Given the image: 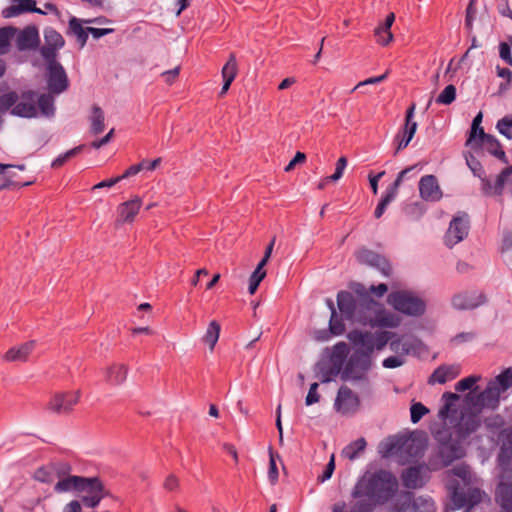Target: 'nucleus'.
Instances as JSON below:
<instances>
[{"instance_id": "1", "label": "nucleus", "mask_w": 512, "mask_h": 512, "mask_svg": "<svg viewBox=\"0 0 512 512\" xmlns=\"http://www.w3.org/2000/svg\"><path fill=\"white\" fill-rule=\"evenodd\" d=\"M398 490L396 477L388 470L365 472L356 482L351 496L356 500L353 512H373L390 501Z\"/></svg>"}, {"instance_id": "2", "label": "nucleus", "mask_w": 512, "mask_h": 512, "mask_svg": "<svg viewBox=\"0 0 512 512\" xmlns=\"http://www.w3.org/2000/svg\"><path fill=\"white\" fill-rule=\"evenodd\" d=\"M349 288L352 292L341 290L337 293V307L342 316L351 323L371 321L372 308H377L378 302L361 283L352 282Z\"/></svg>"}, {"instance_id": "3", "label": "nucleus", "mask_w": 512, "mask_h": 512, "mask_svg": "<svg viewBox=\"0 0 512 512\" xmlns=\"http://www.w3.org/2000/svg\"><path fill=\"white\" fill-rule=\"evenodd\" d=\"M442 399L445 401L444 405L438 412V417L447 424H453V428L456 432L458 439H464L471 433L475 432L480 426L479 419L474 413H463L460 415L457 408L455 407V401L459 399V395L452 392H445L442 395Z\"/></svg>"}, {"instance_id": "4", "label": "nucleus", "mask_w": 512, "mask_h": 512, "mask_svg": "<svg viewBox=\"0 0 512 512\" xmlns=\"http://www.w3.org/2000/svg\"><path fill=\"white\" fill-rule=\"evenodd\" d=\"M373 367V357L361 351L349 352L341 372V380L343 382H351L358 384L365 390H370L369 372Z\"/></svg>"}, {"instance_id": "5", "label": "nucleus", "mask_w": 512, "mask_h": 512, "mask_svg": "<svg viewBox=\"0 0 512 512\" xmlns=\"http://www.w3.org/2000/svg\"><path fill=\"white\" fill-rule=\"evenodd\" d=\"M37 93L34 90H25L21 94L9 91L0 96V112L10 110L13 116L21 118H34L37 116Z\"/></svg>"}, {"instance_id": "6", "label": "nucleus", "mask_w": 512, "mask_h": 512, "mask_svg": "<svg viewBox=\"0 0 512 512\" xmlns=\"http://www.w3.org/2000/svg\"><path fill=\"white\" fill-rule=\"evenodd\" d=\"M446 488L449 492L452 506H447L444 512H454V510L462 508H465V512H470L474 506L482 501L483 492L481 489L472 487L465 493L457 479L449 480L446 483Z\"/></svg>"}, {"instance_id": "7", "label": "nucleus", "mask_w": 512, "mask_h": 512, "mask_svg": "<svg viewBox=\"0 0 512 512\" xmlns=\"http://www.w3.org/2000/svg\"><path fill=\"white\" fill-rule=\"evenodd\" d=\"M348 354L349 346L346 342L341 341L333 346L329 357L331 365L318 363L316 366L317 375L322 383H329L338 375L341 377L342 366Z\"/></svg>"}, {"instance_id": "8", "label": "nucleus", "mask_w": 512, "mask_h": 512, "mask_svg": "<svg viewBox=\"0 0 512 512\" xmlns=\"http://www.w3.org/2000/svg\"><path fill=\"white\" fill-rule=\"evenodd\" d=\"M388 303L397 311L409 316H421L425 312V302L408 291L392 292Z\"/></svg>"}, {"instance_id": "9", "label": "nucleus", "mask_w": 512, "mask_h": 512, "mask_svg": "<svg viewBox=\"0 0 512 512\" xmlns=\"http://www.w3.org/2000/svg\"><path fill=\"white\" fill-rule=\"evenodd\" d=\"M78 492H86L87 495L81 498V502L85 507L95 508L101 500L109 495L105 489L103 482L99 477H83Z\"/></svg>"}, {"instance_id": "10", "label": "nucleus", "mask_w": 512, "mask_h": 512, "mask_svg": "<svg viewBox=\"0 0 512 512\" xmlns=\"http://www.w3.org/2000/svg\"><path fill=\"white\" fill-rule=\"evenodd\" d=\"M385 454L406 452L410 456H417L424 450V444L412 437H398L382 443Z\"/></svg>"}, {"instance_id": "11", "label": "nucleus", "mask_w": 512, "mask_h": 512, "mask_svg": "<svg viewBox=\"0 0 512 512\" xmlns=\"http://www.w3.org/2000/svg\"><path fill=\"white\" fill-rule=\"evenodd\" d=\"M495 501L505 512H512V469H505L495 489Z\"/></svg>"}, {"instance_id": "12", "label": "nucleus", "mask_w": 512, "mask_h": 512, "mask_svg": "<svg viewBox=\"0 0 512 512\" xmlns=\"http://www.w3.org/2000/svg\"><path fill=\"white\" fill-rule=\"evenodd\" d=\"M360 407V399L348 386L342 385L337 392L334 408L342 415H353Z\"/></svg>"}, {"instance_id": "13", "label": "nucleus", "mask_w": 512, "mask_h": 512, "mask_svg": "<svg viewBox=\"0 0 512 512\" xmlns=\"http://www.w3.org/2000/svg\"><path fill=\"white\" fill-rule=\"evenodd\" d=\"M80 391L57 393L47 403L46 409L59 415L69 414L78 404Z\"/></svg>"}, {"instance_id": "14", "label": "nucleus", "mask_w": 512, "mask_h": 512, "mask_svg": "<svg viewBox=\"0 0 512 512\" xmlns=\"http://www.w3.org/2000/svg\"><path fill=\"white\" fill-rule=\"evenodd\" d=\"M46 81L48 90L52 94H61L69 87V79L61 64L46 66Z\"/></svg>"}, {"instance_id": "15", "label": "nucleus", "mask_w": 512, "mask_h": 512, "mask_svg": "<svg viewBox=\"0 0 512 512\" xmlns=\"http://www.w3.org/2000/svg\"><path fill=\"white\" fill-rule=\"evenodd\" d=\"M469 228L470 226L467 214L464 213L462 216L454 217L451 220L449 228L444 236L445 244L452 248L467 237Z\"/></svg>"}, {"instance_id": "16", "label": "nucleus", "mask_w": 512, "mask_h": 512, "mask_svg": "<svg viewBox=\"0 0 512 512\" xmlns=\"http://www.w3.org/2000/svg\"><path fill=\"white\" fill-rule=\"evenodd\" d=\"M356 258L359 263L378 269L384 276H390L392 274L391 264L381 254L367 248H362L356 252Z\"/></svg>"}, {"instance_id": "17", "label": "nucleus", "mask_w": 512, "mask_h": 512, "mask_svg": "<svg viewBox=\"0 0 512 512\" xmlns=\"http://www.w3.org/2000/svg\"><path fill=\"white\" fill-rule=\"evenodd\" d=\"M486 300L483 292L473 290L455 294L451 299V303L457 310H472L484 304Z\"/></svg>"}, {"instance_id": "18", "label": "nucleus", "mask_w": 512, "mask_h": 512, "mask_svg": "<svg viewBox=\"0 0 512 512\" xmlns=\"http://www.w3.org/2000/svg\"><path fill=\"white\" fill-rule=\"evenodd\" d=\"M415 111V104L413 103L406 111L405 125L402 131L396 136L394 141L397 142L395 154L400 150L406 148L417 130V122L413 120Z\"/></svg>"}, {"instance_id": "19", "label": "nucleus", "mask_w": 512, "mask_h": 512, "mask_svg": "<svg viewBox=\"0 0 512 512\" xmlns=\"http://www.w3.org/2000/svg\"><path fill=\"white\" fill-rule=\"evenodd\" d=\"M499 440L501 442L500 450L498 453V464L502 472L505 469H512V427L504 428L499 433Z\"/></svg>"}, {"instance_id": "20", "label": "nucleus", "mask_w": 512, "mask_h": 512, "mask_svg": "<svg viewBox=\"0 0 512 512\" xmlns=\"http://www.w3.org/2000/svg\"><path fill=\"white\" fill-rule=\"evenodd\" d=\"M401 481L405 488H422L428 481L426 469L422 465L410 466L402 471Z\"/></svg>"}, {"instance_id": "21", "label": "nucleus", "mask_w": 512, "mask_h": 512, "mask_svg": "<svg viewBox=\"0 0 512 512\" xmlns=\"http://www.w3.org/2000/svg\"><path fill=\"white\" fill-rule=\"evenodd\" d=\"M347 337L354 346L353 351H361L372 357L374 351V335L372 333L352 330Z\"/></svg>"}, {"instance_id": "22", "label": "nucleus", "mask_w": 512, "mask_h": 512, "mask_svg": "<svg viewBox=\"0 0 512 512\" xmlns=\"http://www.w3.org/2000/svg\"><path fill=\"white\" fill-rule=\"evenodd\" d=\"M419 193L423 200L435 202L441 199L442 191L434 175H425L419 181Z\"/></svg>"}, {"instance_id": "23", "label": "nucleus", "mask_w": 512, "mask_h": 512, "mask_svg": "<svg viewBox=\"0 0 512 512\" xmlns=\"http://www.w3.org/2000/svg\"><path fill=\"white\" fill-rule=\"evenodd\" d=\"M40 37L35 26L25 27L17 36L16 45L20 51L33 50L39 46Z\"/></svg>"}, {"instance_id": "24", "label": "nucleus", "mask_w": 512, "mask_h": 512, "mask_svg": "<svg viewBox=\"0 0 512 512\" xmlns=\"http://www.w3.org/2000/svg\"><path fill=\"white\" fill-rule=\"evenodd\" d=\"M480 132L482 135V142L479 143V149L484 147L491 155L495 156L503 163H508V159L499 140L495 136L485 133L484 130H481Z\"/></svg>"}, {"instance_id": "25", "label": "nucleus", "mask_w": 512, "mask_h": 512, "mask_svg": "<svg viewBox=\"0 0 512 512\" xmlns=\"http://www.w3.org/2000/svg\"><path fill=\"white\" fill-rule=\"evenodd\" d=\"M438 454L445 466H448L454 460L461 458L463 456V451L459 440L454 439L451 442L440 445Z\"/></svg>"}, {"instance_id": "26", "label": "nucleus", "mask_w": 512, "mask_h": 512, "mask_svg": "<svg viewBox=\"0 0 512 512\" xmlns=\"http://www.w3.org/2000/svg\"><path fill=\"white\" fill-rule=\"evenodd\" d=\"M371 321L360 323L361 325H370L372 327H397L399 324L398 318H396L392 314H385L384 311L380 310V305L378 304L377 308H372Z\"/></svg>"}, {"instance_id": "27", "label": "nucleus", "mask_w": 512, "mask_h": 512, "mask_svg": "<svg viewBox=\"0 0 512 512\" xmlns=\"http://www.w3.org/2000/svg\"><path fill=\"white\" fill-rule=\"evenodd\" d=\"M16 5H11L5 8L2 12L5 18H11L18 16L24 12H33L38 14H44V12L36 7L35 0H15Z\"/></svg>"}, {"instance_id": "28", "label": "nucleus", "mask_w": 512, "mask_h": 512, "mask_svg": "<svg viewBox=\"0 0 512 512\" xmlns=\"http://www.w3.org/2000/svg\"><path fill=\"white\" fill-rule=\"evenodd\" d=\"M460 374V368L456 365H441L434 370L429 377V383L444 384L447 381L455 379Z\"/></svg>"}, {"instance_id": "29", "label": "nucleus", "mask_w": 512, "mask_h": 512, "mask_svg": "<svg viewBox=\"0 0 512 512\" xmlns=\"http://www.w3.org/2000/svg\"><path fill=\"white\" fill-rule=\"evenodd\" d=\"M142 205V200L135 197L129 201L121 203L118 206L119 221L133 222Z\"/></svg>"}, {"instance_id": "30", "label": "nucleus", "mask_w": 512, "mask_h": 512, "mask_svg": "<svg viewBox=\"0 0 512 512\" xmlns=\"http://www.w3.org/2000/svg\"><path fill=\"white\" fill-rule=\"evenodd\" d=\"M325 303L329 310L331 311V316L329 320V331L331 332V334L335 336L342 335L345 332V317H343L341 313L340 315H338L334 305V301L331 298H327L325 300Z\"/></svg>"}, {"instance_id": "31", "label": "nucleus", "mask_w": 512, "mask_h": 512, "mask_svg": "<svg viewBox=\"0 0 512 512\" xmlns=\"http://www.w3.org/2000/svg\"><path fill=\"white\" fill-rule=\"evenodd\" d=\"M128 367L125 364H112L106 369L105 381L112 386H119L127 379Z\"/></svg>"}, {"instance_id": "32", "label": "nucleus", "mask_w": 512, "mask_h": 512, "mask_svg": "<svg viewBox=\"0 0 512 512\" xmlns=\"http://www.w3.org/2000/svg\"><path fill=\"white\" fill-rule=\"evenodd\" d=\"M405 496L411 500V512H435L436 506L434 500L430 496L414 497L413 492H406Z\"/></svg>"}, {"instance_id": "33", "label": "nucleus", "mask_w": 512, "mask_h": 512, "mask_svg": "<svg viewBox=\"0 0 512 512\" xmlns=\"http://www.w3.org/2000/svg\"><path fill=\"white\" fill-rule=\"evenodd\" d=\"M35 348V341H28L20 345L19 347H12L5 353V360L14 361H26L28 356Z\"/></svg>"}, {"instance_id": "34", "label": "nucleus", "mask_w": 512, "mask_h": 512, "mask_svg": "<svg viewBox=\"0 0 512 512\" xmlns=\"http://www.w3.org/2000/svg\"><path fill=\"white\" fill-rule=\"evenodd\" d=\"M394 21L395 14L391 12L386 16L385 22L375 31L376 35L378 36V42L382 46L388 45L393 39V35L390 29Z\"/></svg>"}, {"instance_id": "35", "label": "nucleus", "mask_w": 512, "mask_h": 512, "mask_svg": "<svg viewBox=\"0 0 512 512\" xmlns=\"http://www.w3.org/2000/svg\"><path fill=\"white\" fill-rule=\"evenodd\" d=\"M81 476L69 475L60 479L54 486L57 493L69 492L72 490L79 491Z\"/></svg>"}, {"instance_id": "36", "label": "nucleus", "mask_w": 512, "mask_h": 512, "mask_svg": "<svg viewBox=\"0 0 512 512\" xmlns=\"http://www.w3.org/2000/svg\"><path fill=\"white\" fill-rule=\"evenodd\" d=\"M501 391L488 382L486 388L481 392V396L485 398L487 408L496 409L499 406Z\"/></svg>"}, {"instance_id": "37", "label": "nucleus", "mask_w": 512, "mask_h": 512, "mask_svg": "<svg viewBox=\"0 0 512 512\" xmlns=\"http://www.w3.org/2000/svg\"><path fill=\"white\" fill-rule=\"evenodd\" d=\"M366 446V440L361 437L344 447L342 455L349 460H355L359 457V454L365 450Z\"/></svg>"}, {"instance_id": "38", "label": "nucleus", "mask_w": 512, "mask_h": 512, "mask_svg": "<svg viewBox=\"0 0 512 512\" xmlns=\"http://www.w3.org/2000/svg\"><path fill=\"white\" fill-rule=\"evenodd\" d=\"M104 120L105 116L103 110L98 105H93L92 114L90 116L92 134L97 135L104 131Z\"/></svg>"}, {"instance_id": "39", "label": "nucleus", "mask_w": 512, "mask_h": 512, "mask_svg": "<svg viewBox=\"0 0 512 512\" xmlns=\"http://www.w3.org/2000/svg\"><path fill=\"white\" fill-rule=\"evenodd\" d=\"M69 29L76 36L80 47H84L88 40V27H82L80 20L76 17H72L69 21Z\"/></svg>"}, {"instance_id": "40", "label": "nucleus", "mask_w": 512, "mask_h": 512, "mask_svg": "<svg viewBox=\"0 0 512 512\" xmlns=\"http://www.w3.org/2000/svg\"><path fill=\"white\" fill-rule=\"evenodd\" d=\"M36 106H38L41 113L45 116H51L54 114V98L52 93L41 94L36 98Z\"/></svg>"}, {"instance_id": "41", "label": "nucleus", "mask_w": 512, "mask_h": 512, "mask_svg": "<svg viewBox=\"0 0 512 512\" xmlns=\"http://www.w3.org/2000/svg\"><path fill=\"white\" fill-rule=\"evenodd\" d=\"M490 381L501 391V393L507 391L512 386V368H506Z\"/></svg>"}, {"instance_id": "42", "label": "nucleus", "mask_w": 512, "mask_h": 512, "mask_svg": "<svg viewBox=\"0 0 512 512\" xmlns=\"http://www.w3.org/2000/svg\"><path fill=\"white\" fill-rule=\"evenodd\" d=\"M44 39L46 45L54 46V48L61 49L65 45L62 35L53 28H46L44 30Z\"/></svg>"}, {"instance_id": "43", "label": "nucleus", "mask_w": 512, "mask_h": 512, "mask_svg": "<svg viewBox=\"0 0 512 512\" xmlns=\"http://www.w3.org/2000/svg\"><path fill=\"white\" fill-rule=\"evenodd\" d=\"M220 329V324L215 320L211 321L208 325L203 340L205 343L209 344L211 349L214 348L219 339Z\"/></svg>"}, {"instance_id": "44", "label": "nucleus", "mask_w": 512, "mask_h": 512, "mask_svg": "<svg viewBox=\"0 0 512 512\" xmlns=\"http://www.w3.org/2000/svg\"><path fill=\"white\" fill-rule=\"evenodd\" d=\"M416 165L403 169L396 177L395 181L386 189L385 194L395 199L398 193V188L405 179V177L413 170L416 169Z\"/></svg>"}, {"instance_id": "45", "label": "nucleus", "mask_w": 512, "mask_h": 512, "mask_svg": "<svg viewBox=\"0 0 512 512\" xmlns=\"http://www.w3.org/2000/svg\"><path fill=\"white\" fill-rule=\"evenodd\" d=\"M264 263H258L256 269L253 271L249 278V293L252 295L256 292L260 282L264 279L266 276V271L263 270Z\"/></svg>"}, {"instance_id": "46", "label": "nucleus", "mask_w": 512, "mask_h": 512, "mask_svg": "<svg viewBox=\"0 0 512 512\" xmlns=\"http://www.w3.org/2000/svg\"><path fill=\"white\" fill-rule=\"evenodd\" d=\"M53 469L51 464L41 466L34 472L33 478L41 483H52L56 478Z\"/></svg>"}, {"instance_id": "47", "label": "nucleus", "mask_w": 512, "mask_h": 512, "mask_svg": "<svg viewBox=\"0 0 512 512\" xmlns=\"http://www.w3.org/2000/svg\"><path fill=\"white\" fill-rule=\"evenodd\" d=\"M237 75V61L235 55L232 53L229 56L228 61L222 68L223 80L234 81Z\"/></svg>"}, {"instance_id": "48", "label": "nucleus", "mask_w": 512, "mask_h": 512, "mask_svg": "<svg viewBox=\"0 0 512 512\" xmlns=\"http://www.w3.org/2000/svg\"><path fill=\"white\" fill-rule=\"evenodd\" d=\"M83 148L84 145H79L59 155L56 159L53 160L51 167L55 169L62 167L68 160L78 155L83 150Z\"/></svg>"}, {"instance_id": "49", "label": "nucleus", "mask_w": 512, "mask_h": 512, "mask_svg": "<svg viewBox=\"0 0 512 512\" xmlns=\"http://www.w3.org/2000/svg\"><path fill=\"white\" fill-rule=\"evenodd\" d=\"M456 99V87L450 84L436 98L437 104L450 105Z\"/></svg>"}, {"instance_id": "50", "label": "nucleus", "mask_w": 512, "mask_h": 512, "mask_svg": "<svg viewBox=\"0 0 512 512\" xmlns=\"http://www.w3.org/2000/svg\"><path fill=\"white\" fill-rule=\"evenodd\" d=\"M448 475L456 476L463 480L465 484H469L471 481V473L469 466L466 464H459L452 469L447 471Z\"/></svg>"}, {"instance_id": "51", "label": "nucleus", "mask_w": 512, "mask_h": 512, "mask_svg": "<svg viewBox=\"0 0 512 512\" xmlns=\"http://www.w3.org/2000/svg\"><path fill=\"white\" fill-rule=\"evenodd\" d=\"M506 183L512 184V165L503 169L501 173L498 175L495 182L496 193H501Z\"/></svg>"}, {"instance_id": "52", "label": "nucleus", "mask_w": 512, "mask_h": 512, "mask_svg": "<svg viewBox=\"0 0 512 512\" xmlns=\"http://www.w3.org/2000/svg\"><path fill=\"white\" fill-rule=\"evenodd\" d=\"M454 435L456 436V432H455V429L453 428V426L451 428L443 426L441 429H439L435 432L434 438L436 439V441L439 443V446H440V445H443L447 442H451L452 440H454V438H453Z\"/></svg>"}, {"instance_id": "53", "label": "nucleus", "mask_w": 512, "mask_h": 512, "mask_svg": "<svg viewBox=\"0 0 512 512\" xmlns=\"http://www.w3.org/2000/svg\"><path fill=\"white\" fill-rule=\"evenodd\" d=\"M58 50H59V48H54V46H49L46 44L40 48V53H41V56L46 61V66L52 65V63L53 64H61L60 62H58L56 60Z\"/></svg>"}, {"instance_id": "54", "label": "nucleus", "mask_w": 512, "mask_h": 512, "mask_svg": "<svg viewBox=\"0 0 512 512\" xmlns=\"http://www.w3.org/2000/svg\"><path fill=\"white\" fill-rule=\"evenodd\" d=\"M389 347L393 352L406 355L410 353L413 346L410 342L402 341L400 338H397L390 341Z\"/></svg>"}, {"instance_id": "55", "label": "nucleus", "mask_w": 512, "mask_h": 512, "mask_svg": "<svg viewBox=\"0 0 512 512\" xmlns=\"http://www.w3.org/2000/svg\"><path fill=\"white\" fill-rule=\"evenodd\" d=\"M429 412V409L421 402H415L411 405L410 415L412 423H418L423 416Z\"/></svg>"}, {"instance_id": "56", "label": "nucleus", "mask_w": 512, "mask_h": 512, "mask_svg": "<svg viewBox=\"0 0 512 512\" xmlns=\"http://www.w3.org/2000/svg\"><path fill=\"white\" fill-rule=\"evenodd\" d=\"M14 30L10 27L0 28V55L8 51L10 38L13 36Z\"/></svg>"}, {"instance_id": "57", "label": "nucleus", "mask_w": 512, "mask_h": 512, "mask_svg": "<svg viewBox=\"0 0 512 512\" xmlns=\"http://www.w3.org/2000/svg\"><path fill=\"white\" fill-rule=\"evenodd\" d=\"M269 469H268V478L272 485L276 484L278 481L279 473L276 465L275 457L279 458V455H275L272 448L269 449Z\"/></svg>"}, {"instance_id": "58", "label": "nucleus", "mask_w": 512, "mask_h": 512, "mask_svg": "<svg viewBox=\"0 0 512 512\" xmlns=\"http://www.w3.org/2000/svg\"><path fill=\"white\" fill-rule=\"evenodd\" d=\"M481 377L477 375H470L458 381L455 385V390L457 392H464L466 390L471 389L478 381H480Z\"/></svg>"}, {"instance_id": "59", "label": "nucleus", "mask_w": 512, "mask_h": 512, "mask_svg": "<svg viewBox=\"0 0 512 512\" xmlns=\"http://www.w3.org/2000/svg\"><path fill=\"white\" fill-rule=\"evenodd\" d=\"M465 158L466 163L473 174L479 178H482V176L485 175V171L480 161L472 154L467 155Z\"/></svg>"}, {"instance_id": "60", "label": "nucleus", "mask_w": 512, "mask_h": 512, "mask_svg": "<svg viewBox=\"0 0 512 512\" xmlns=\"http://www.w3.org/2000/svg\"><path fill=\"white\" fill-rule=\"evenodd\" d=\"M498 131L508 139H512V133L510 128H512V115L505 116L501 118L496 125Z\"/></svg>"}, {"instance_id": "61", "label": "nucleus", "mask_w": 512, "mask_h": 512, "mask_svg": "<svg viewBox=\"0 0 512 512\" xmlns=\"http://www.w3.org/2000/svg\"><path fill=\"white\" fill-rule=\"evenodd\" d=\"M392 333L388 331H381L374 336V349H383L390 341Z\"/></svg>"}, {"instance_id": "62", "label": "nucleus", "mask_w": 512, "mask_h": 512, "mask_svg": "<svg viewBox=\"0 0 512 512\" xmlns=\"http://www.w3.org/2000/svg\"><path fill=\"white\" fill-rule=\"evenodd\" d=\"M483 115L481 112H479L473 119L469 137L465 143V145H470L475 143V137L477 136V129L479 128L481 122H482Z\"/></svg>"}, {"instance_id": "63", "label": "nucleus", "mask_w": 512, "mask_h": 512, "mask_svg": "<svg viewBox=\"0 0 512 512\" xmlns=\"http://www.w3.org/2000/svg\"><path fill=\"white\" fill-rule=\"evenodd\" d=\"M346 166H347V158L344 156L340 157L336 162L335 172L332 175L327 176V179H331V181H334V182L338 181L342 177Z\"/></svg>"}, {"instance_id": "64", "label": "nucleus", "mask_w": 512, "mask_h": 512, "mask_svg": "<svg viewBox=\"0 0 512 512\" xmlns=\"http://www.w3.org/2000/svg\"><path fill=\"white\" fill-rule=\"evenodd\" d=\"M499 56L509 66H512V55L510 45L506 42L499 44Z\"/></svg>"}]
</instances>
